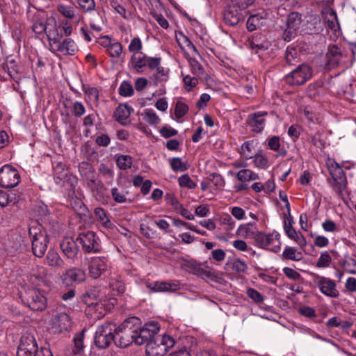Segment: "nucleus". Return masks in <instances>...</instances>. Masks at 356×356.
<instances>
[{
	"instance_id": "nucleus-1",
	"label": "nucleus",
	"mask_w": 356,
	"mask_h": 356,
	"mask_svg": "<svg viewBox=\"0 0 356 356\" xmlns=\"http://www.w3.org/2000/svg\"><path fill=\"white\" fill-rule=\"evenodd\" d=\"M32 30L38 35L45 34L48 41L54 39L59 29L56 19L53 16H48L43 11L35 13L31 19Z\"/></svg>"
},
{
	"instance_id": "nucleus-2",
	"label": "nucleus",
	"mask_w": 356,
	"mask_h": 356,
	"mask_svg": "<svg viewBox=\"0 0 356 356\" xmlns=\"http://www.w3.org/2000/svg\"><path fill=\"white\" fill-rule=\"evenodd\" d=\"M138 318L132 317L124 321L120 326H117L114 332V343L116 346L124 348L133 342L135 343V325Z\"/></svg>"
},
{
	"instance_id": "nucleus-3",
	"label": "nucleus",
	"mask_w": 356,
	"mask_h": 356,
	"mask_svg": "<svg viewBox=\"0 0 356 356\" xmlns=\"http://www.w3.org/2000/svg\"><path fill=\"white\" fill-rule=\"evenodd\" d=\"M254 3V0H226L224 3V23L230 26L236 25L241 18V11Z\"/></svg>"
},
{
	"instance_id": "nucleus-4",
	"label": "nucleus",
	"mask_w": 356,
	"mask_h": 356,
	"mask_svg": "<svg viewBox=\"0 0 356 356\" xmlns=\"http://www.w3.org/2000/svg\"><path fill=\"white\" fill-rule=\"evenodd\" d=\"M175 343V339L170 335L157 336L146 345V354L147 356H164Z\"/></svg>"
},
{
	"instance_id": "nucleus-5",
	"label": "nucleus",
	"mask_w": 356,
	"mask_h": 356,
	"mask_svg": "<svg viewBox=\"0 0 356 356\" xmlns=\"http://www.w3.org/2000/svg\"><path fill=\"white\" fill-rule=\"evenodd\" d=\"M116 330V324L111 322L104 323L99 325L94 337L96 346L100 349L107 348L112 342H114V332Z\"/></svg>"
},
{
	"instance_id": "nucleus-6",
	"label": "nucleus",
	"mask_w": 356,
	"mask_h": 356,
	"mask_svg": "<svg viewBox=\"0 0 356 356\" xmlns=\"http://www.w3.org/2000/svg\"><path fill=\"white\" fill-rule=\"evenodd\" d=\"M29 234L32 236V251L39 258L42 257L47 249L49 242V236L45 230L40 226L29 228Z\"/></svg>"
},
{
	"instance_id": "nucleus-7",
	"label": "nucleus",
	"mask_w": 356,
	"mask_h": 356,
	"mask_svg": "<svg viewBox=\"0 0 356 356\" xmlns=\"http://www.w3.org/2000/svg\"><path fill=\"white\" fill-rule=\"evenodd\" d=\"M160 328V325L156 321L147 322L141 327L135 326V343L138 346L147 345L159 336Z\"/></svg>"
},
{
	"instance_id": "nucleus-8",
	"label": "nucleus",
	"mask_w": 356,
	"mask_h": 356,
	"mask_svg": "<svg viewBox=\"0 0 356 356\" xmlns=\"http://www.w3.org/2000/svg\"><path fill=\"white\" fill-rule=\"evenodd\" d=\"M302 25V15L296 12L291 13L287 16L284 25L282 26V39L286 42L292 40L300 33Z\"/></svg>"
},
{
	"instance_id": "nucleus-9",
	"label": "nucleus",
	"mask_w": 356,
	"mask_h": 356,
	"mask_svg": "<svg viewBox=\"0 0 356 356\" xmlns=\"http://www.w3.org/2000/svg\"><path fill=\"white\" fill-rule=\"evenodd\" d=\"M355 52L353 50L351 55H348L337 45L330 46L327 53V58L330 65L333 66H341L349 68L353 64Z\"/></svg>"
},
{
	"instance_id": "nucleus-10",
	"label": "nucleus",
	"mask_w": 356,
	"mask_h": 356,
	"mask_svg": "<svg viewBox=\"0 0 356 356\" xmlns=\"http://www.w3.org/2000/svg\"><path fill=\"white\" fill-rule=\"evenodd\" d=\"M55 38L49 41L51 50L58 51L63 55H74L79 50L76 42L71 38H65L61 42L63 34L58 29Z\"/></svg>"
},
{
	"instance_id": "nucleus-11",
	"label": "nucleus",
	"mask_w": 356,
	"mask_h": 356,
	"mask_svg": "<svg viewBox=\"0 0 356 356\" xmlns=\"http://www.w3.org/2000/svg\"><path fill=\"white\" fill-rule=\"evenodd\" d=\"M313 74L312 67L302 63L286 76V81L291 86H300L309 80Z\"/></svg>"
},
{
	"instance_id": "nucleus-12",
	"label": "nucleus",
	"mask_w": 356,
	"mask_h": 356,
	"mask_svg": "<svg viewBox=\"0 0 356 356\" xmlns=\"http://www.w3.org/2000/svg\"><path fill=\"white\" fill-rule=\"evenodd\" d=\"M256 245L260 248L277 252L280 250V234L277 232H257L254 236Z\"/></svg>"
},
{
	"instance_id": "nucleus-13",
	"label": "nucleus",
	"mask_w": 356,
	"mask_h": 356,
	"mask_svg": "<svg viewBox=\"0 0 356 356\" xmlns=\"http://www.w3.org/2000/svg\"><path fill=\"white\" fill-rule=\"evenodd\" d=\"M186 266L189 272L202 278H207L218 283H220L222 280L220 273H218L216 270L200 263L189 261Z\"/></svg>"
},
{
	"instance_id": "nucleus-14",
	"label": "nucleus",
	"mask_w": 356,
	"mask_h": 356,
	"mask_svg": "<svg viewBox=\"0 0 356 356\" xmlns=\"http://www.w3.org/2000/svg\"><path fill=\"white\" fill-rule=\"evenodd\" d=\"M313 282L324 296L331 298L339 297V291L337 289L336 282L330 278L314 274Z\"/></svg>"
},
{
	"instance_id": "nucleus-15",
	"label": "nucleus",
	"mask_w": 356,
	"mask_h": 356,
	"mask_svg": "<svg viewBox=\"0 0 356 356\" xmlns=\"http://www.w3.org/2000/svg\"><path fill=\"white\" fill-rule=\"evenodd\" d=\"M76 241L81 245L85 252L97 253L101 250L99 238L92 231L79 233Z\"/></svg>"
},
{
	"instance_id": "nucleus-16",
	"label": "nucleus",
	"mask_w": 356,
	"mask_h": 356,
	"mask_svg": "<svg viewBox=\"0 0 356 356\" xmlns=\"http://www.w3.org/2000/svg\"><path fill=\"white\" fill-rule=\"evenodd\" d=\"M20 175L18 170L10 165H4L0 168V186L11 188L18 185Z\"/></svg>"
},
{
	"instance_id": "nucleus-17",
	"label": "nucleus",
	"mask_w": 356,
	"mask_h": 356,
	"mask_svg": "<svg viewBox=\"0 0 356 356\" xmlns=\"http://www.w3.org/2000/svg\"><path fill=\"white\" fill-rule=\"evenodd\" d=\"M330 175L332 179V181H329L331 186L339 196L342 197L347 188V179L344 171L336 163V166L330 170Z\"/></svg>"
},
{
	"instance_id": "nucleus-18",
	"label": "nucleus",
	"mask_w": 356,
	"mask_h": 356,
	"mask_svg": "<svg viewBox=\"0 0 356 356\" xmlns=\"http://www.w3.org/2000/svg\"><path fill=\"white\" fill-rule=\"evenodd\" d=\"M38 350V345L35 337L28 334L22 336L18 347L17 356H35Z\"/></svg>"
},
{
	"instance_id": "nucleus-19",
	"label": "nucleus",
	"mask_w": 356,
	"mask_h": 356,
	"mask_svg": "<svg viewBox=\"0 0 356 356\" xmlns=\"http://www.w3.org/2000/svg\"><path fill=\"white\" fill-rule=\"evenodd\" d=\"M88 272L94 279L99 278L108 269V260L104 257H93L88 261Z\"/></svg>"
},
{
	"instance_id": "nucleus-20",
	"label": "nucleus",
	"mask_w": 356,
	"mask_h": 356,
	"mask_svg": "<svg viewBox=\"0 0 356 356\" xmlns=\"http://www.w3.org/2000/svg\"><path fill=\"white\" fill-rule=\"evenodd\" d=\"M60 278L63 284L69 286L74 283H81L85 281L86 275L85 270L79 268H70L63 273Z\"/></svg>"
},
{
	"instance_id": "nucleus-21",
	"label": "nucleus",
	"mask_w": 356,
	"mask_h": 356,
	"mask_svg": "<svg viewBox=\"0 0 356 356\" xmlns=\"http://www.w3.org/2000/svg\"><path fill=\"white\" fill-rule=\"evenodd\" d=\"M147 287L152 292H175L181 289V284L178 280L170 282H154L147 283Z\"/></svg>"
},
{
	"instance_id": "nucleus-22",
	"label": "nucleus",
	"mask_w": 356,
	"mask_h": 356,
	"mask_svg": "<svg viewBox=\"0 0 356 356\" xmlns=\"http://www.w3.org/2000/svg\"><path fill=\"white\" fill-rule=\"evenodd\" d=\"M60 247L65 256L72 261L75 260L79 252L76 241L71 237L64 238L60 243Z\"/></svg>"
},
{
	"instance_id": "nucleus-23",
	"label": "nucleus",
	"mask_w": 356,
	"mask_h": 356,
	"mask_svg": "<svg viewBox=\"0 0 356 356\" xmlns=\"http://www.w3.org/2000/svg\"><path fill=\"white\" fill-rule=\"evenodd\" d=\"M72 326L70 315L65 312L57 314L53 319V328L58 332L68 331Z\"/></svg>"
},
{
	"instance_id": "nucleus-24",
	"label": "nucleus",
	"mask_w": 356,
	"mask_h": 356,
	"mask_svg": "<svg viewBox=\"0 0 356 356\" xmlns=\"http://www.w3.org/2000/svg\"><path fill=\"white\" fill-rule=\"evenodd\" d=\"M268 115L267 112H256L248 115V124L252 130L256 133H261L266 124L265 117Z\"/></svg>"
},
{
	"instance_id": "nucleus-25",
	"label": "nucleus",
	"mask_w": 356,
	"mask_h": 356,
	"mask_svg": "<svg viewBox=\"0 0 356 356\" xmlns=\"http://www.w3.org/2000/svg\"><path fill=\"white\" fill-rule=\"evenodd\" d=\"M29 307L35 311H42L46 307V298L38 291H33L28 300Z\"/></svg>"
},
{
	"instance_id": "nucleus-26",
	"label": "nucleus",
	"mask_w": 356,
	"mask_h": 356,
	"mask_svg": "<svg viewBox=\"0 0 356 356\" xmlns=\"http://www.w3.org/2000/svg\"><path fill=\"white\" fill-rule=\"evenodd\" d=\"M147 56L143 52L132 54L129 61V66L137 73H141L147 65Z\"/></svg>"
},
{
	"instance_id": "nucleus-27",
	"label": "nucleus",
	"mask_w": 356,
	"mask_h": 356,
	"mask_svg": "<svg viewBox=\"0 0 356 356\" xmlns=\"http://www.w3.org/2000/svg\"><path fill=\"white\" fill-rule=\"evenodd\" d=\"M322 14L327 27L335 33L339 31L340 26L336 12L332 8H327L322 11Z\"/></svg>"
},
{
	"instance_id": "nucleus-28",
	"label": "nucleus",
	"mask_w": 356,
	"mask_h": 356,
	"mask_svg": "<svg viewBox=\"0 0 356 356\" xmlns=\"http://www.w3.org/2000/svg\"><path fill=\"white\" fill-rule=\"evenodd\" d=\"M81 176L86 179L88 185H95L96 175L94 168L87 163H81L79 167Z\"/></svg>"
},
{
	"instance_id": "nucleus-29",
	"label": "nucleus",
	"mask_w": 356,
	"mask_h": 356,
	"mask_svg": "<svg viewBox=\"0 0 356 356\" xmlns=\"http://www.w3.org/2000/svg\"><path fill=\"white\" fill-rule=\"evenodd\" d=\"M96 220L105 228L111 229L114 227L110 220L108 213L102 207H97L94 210Z\"/></svg>"
},
{
	"instance_id": "nucleus-30",
	"label": "nucleus",
	"mask_w": 356,
	"mask_h": 356,
	"mask_svg": "<svg viewBox=\"0 0 356 356\" xmlns=\"http://www.w3.org/2000/svg\"><path fill=\"white\" fill-rule=\"evenodd\" d=\"M47 264L55 268H62L65 265V261L60 257L59 254L54 250H49L46 257Z\"/></svg>"
},
{
	"instance_id": "nucleus-31",
	"label": "nucleus",
	"mask_w": 356,
	"mask_h": 356,
	"mask_svg": "<svg viewBox=\"0 0 356 356\" xmlns=\"http://www.w3.org/2000/svg\"><path fill=\"white\" fill-rule=\"evenodd\" d=\"M131 111H133L131 106L127 104H120L114 113L116 120L122 124H124L125 121L130 116Z\"/></svg>"
},
{
	"instance_id": "nucleus-32",
	"label": "nucleus",
	"mask_w": 356,
	"mask_h": 356,
	"mask_svg": "<svg viewBox=\"0 0 356 356\" xmlns=\"http://www.w3.org/2000/svg\"><path fill=\"white\" fill-rule=\"evenodd\" d=\"M267 19L259 15H251L246 23L247 29L250 31H255L264 26Z\"/></svg>"
},
{
	"instance_id": "nucleus-33",
	"label": "nucleus",
	"mask_w": 356,
	"mask_h": 356,
	"mask_svg": "<svg viewBox=\"0 0 356 356\" xmlns=\"http://www.w3.org/2000/svg\"><path fill=\"white\" fill-rule=\"evenodd\" d=\"M189 63L191 72L194 76L198 77L202 81L207 80V74L204 72L202 65L195 58H190Z\"/></svg>"
},
{
	"instance_id": "nucleus-34",
	"label": "nucleus",
	"mask_w": 356,
	"mask_h": 356,
	"mask_svg": "<svg viewBox=\"0 0 356 356\" xmlns=\"http://www.w3.org/2000/svg\"><path fill=\"white\" fill-rule=\"evenodd\" d=\"M156 71V72L149 77L154 86H158L161 82L166 81L168 78V70L163 67L159 65Z\"/></svg>"
},
{
	"instance_id": "nucleus-35",
	"label": "nucleus",
	"mask_w": 356,
	"mask_h": 356,
	"mask_svg": "<svg viewBox=\"0 0 356 356\" xmlns=\"http://www.w3.org/2000/svg\"><path fill=\"white\" fill-rule=\"evenodd\" d=\"M255 229L256 227L253 223H248L240 225L235 231V234L244 238H251L256 234Z\"/></svg>"
},
{
	"instance_id": "nucleus-36",
	"label": "nucleus",
	"mask_w": 356,
	"mask_h": 356,
	"mask_svg": "<svg viewBox=\"0 0 356 356\" xmlns=\"http://www.w3.org/2000/svg\"><path fill=\"white\" fill-rule=\"evenodd\" d=\"M117 166L122 170L131 168L133 158L129 155L116 154L115 156Z\"/></svg>"
},
{
	"instance_id": "nucleus-37",
	"label": "nucleus",
	"mask_w": 356,
	"mask_h": 356,
	"mask_svg": "<svg viewBox=\"0 0 356 356\" xmlns=\"http://www.w3.org/2000/svg\"><path fill=\"white\" fill-rule=\"evenodd\" d=\"M282 257L284 259L298 261L302 259V254L301 252L298 251L295 248L286 246L282 252Z\"/></svg>"
},
{
	"instance_id": "nucleus-38",
	"label": "nucleus",
	"mask_w": 356,
	"mask_h": 356,
	"mask_svg": "<svg viewBox=\"0 0 356 356\" xmlns=\"http://www.w3.org/2000/svg\"><path fill=\"white\" fill-rule=\"evenodd\" d=\"M141 115L143 119L150 125H156L160 122V118L153 109H145Z\"/></svg>"
},
{
	"instance_id": "nucleus-39",
	"label": "nucleus",
	"mask_w": 356,
	"mask_h": 356,
	"mask_svg": "<svg viewBox=\"0 0 356 356\" xmlns=\"http://www.w3.org/2000/svg\"><path fill=\"white\" fill-rule=\"evenodd\" d=\"M254 149V142L245 141L244 142L241 147V155L246 160L253 158L255 155L253 152Z\"/></svg>"
},
{
	"instance_id": "nucleus-40",
	"label": "nucleus",
	"mask_w": 356,
	"mask_h": 356,
	"mask_svg": "<svg viewBox=\"0 0 356 356\" xmlns=\"http://www.w3.org/2000/svg\"><path fill=\"white\" fill-rule=\"evenodd\" d=\"M111 194L115 202L118 204L130 203L131 202V200L126 197L127 192L120 191L118 188H112L111 189Z\"/></svg>"
},
{
	"instance_id": "nucleus-41",
	"label": "nucleus",
	"mask_w": 356,
	"mask_h": 356,
	"mask_svg": "<svg viewBox=\"0 0 356 356\" xmlns=\"http://www.w3.org/2000/svg\"><path fill=\"white\" fill-rule=\"evenodd\" d=\"M286 62L290 65H295L299 60L298 51L292 47H288L285 54Z\"/></svg>"
},
{
	"instance_id": "nucleus-42",
	"label": "nucleus",
	"mask_w": 356,
	"mask_h": 356,
	"mask_svg": "<svg viewBox=\"0 0 356 356\" xmlns=\"http://www.w3.org/2000/svg\"><path fill=\"white\" fill-rule=\"evenodd\" d=\"M237 179L241 181H254L259 179L257 174L249 169H244L238 171L236 174Z\"/></svg>"
},
{
	"instance_id": "nucleus-43",
	"label": "nucleus",
	"mask_w": 356,
	"mask_h": 356,
	"mask_svg": "<svg viewBox=\"0 0 356 356\" xmlns=\"http://www.w3.org/2000/svg\"><path fill=\"white\" fill-rule=\"evenodd\" d=\"M235 225V221L232 217L229 214L224 213V230L226 231V235L228 236L236 235L235 232H233Z\"/></svg>"
},
{
	"instance_id": "nucleus-44",
	"label": "nucleus",
	"mask_w": 356,
	"mask_h": 356,
	"mask_svg": "<svg viewBox=\"0 0 356 356\" xmlns=\"http://www.w3.org/2000/svg\"><path fill=\"white\" fill-rule=\"evenodd\" d=\"M106 50L110 56L119 58L122 52L123 47L120 42L109 43L106 47Z\"/></svg>"
},
{
	"instance_id": "nucleus-45",
	"label": "nucleus",
	"mask_w": 356,
	"mask_h": 356,
	"mask_svg": "<svg viewBox=\"0 0 356 356\" xmlns=\"http://www.w3.org/2000/svg\"><path fill=\"white\" fill-rule=\"evenodd\" d=\"M84 330L76 333L74 337V349L73 350L75 355L81 353L83 350Z\"/></svg>"
},
{
	"instance_id": "nucleus-46",
	"label": "nucleus",
	"mask_w": 356,
	"mask_h": 356,
	"mask_svg": "<svg viewBox=\"0 0 356 356\" xmlns=\"http://www.w3.org/2000/svg\"><path fill=\"white\" fill-rule=\"evenodd\" d=\"M109 287L114 295L122 294L125 291L124 284L117 279H111L109 282Z\"/></svg>"
},
{
	"instance_id": "nucleus-47",
	"label": "nucleus",
	"mask_w": 356,
	"mask_h": 356,
	"mask_svg": "<svg viewBox=\"0 0 356 356\" xmlns=\"http://www.w3.org/2000/svg\"><path fill=\"white\" fill-rule=\"evenodd\" d=\"M58 11L65 17L72 19L76 17V12L70 6L59 4L57 7Z\"/></svg>"
},
{
	"instance_id": "nucleus-48",
	"label": "nucleus",
	"mask_w": 356,
	"mask_h": 356,
	"mask_svg": "<svg viewBox=\"0 0 356 356\" xmlns=\"http://www.w3.org/2000/svg\"><path fill=\"white\" fill-rule=\"evenodd\" d=\"M323 82L321 80H317L308 86V94L312 97H315L323 91Z\"/></svg>"
},
{
	"instance_id": "nucleus-49",
	"label": "nucleus",
	"mask_w": 356,
	"mask_h": 356,
	"mask_svg": "<svg viewBox=\"0 0 356 356\" xmlns=\"http://www.w3.org/2000/svg\"><path fill=\"white\" fill-rule=\"evenodd\" d=\"M170 165L175 172H184L187 170L186 164L179 157L172 158L170 161Z\"/></svg>"
},
{
	"instance_id": "nucleus-50",
	"label": "nucleus",
	"mask_w": 356,
	"mask_h": 356,
	"mask_svg": "<svg viewBox=\"0 0 356 356\" xmlns=\"http://www.w3.org/2000/svg\"><path fill=\"white\" fill-rule=\"evenodd\" d=\"M17 202L15 195L8 194L3 191H0V207H5L10 203L15 204Z\"/></svg>"
},
{
	"instance_id": "nucleus-51",
	"label": "nucleus",
	"mask_w": 356,
	"mask_h": 356,
	"mask_svg": "<svg viewBox=\"0 0 356 356\" xmlns=\"http://www.w3.org/2000/svg\"><path fill=\"white\" fill-rule=\"evenodd\" d=\"M143 49V43L139 37L134 38L128 47V50L132 54L140 53Z\"/></svg>"
},
{
	"instance_id": "nucleus-52",
	"label": "nucleus",
	"mask_w": 356,
	"mask_h": 356,
	"mask_svg": "<svg viewBox=\"0 0 356 356\" xmlns=\"http://www.w3.org/2000/svg\"><path fill=\"white\" fill-rule=\"evenodd\" d=\"M119 94L123 97H131L134 95V88L129 81L122 82L119 88Z\"/></svg>"
},
{
	"instance_id": "nucleus-53",
	"label": "nucleus",
	"mask_w": 356,
	"mask_h": 356,
	"mask_svg": "<svg viewBox=\"0 0 356 356\" xmlns=\"http://www.w3.org/2000/svg\"><path fill=\"white\" fill-rule=\"evenodd\" d=\"M293 219L291 217L289 218H285L284 220V229L287 235V236L291 239V238H294V235H296V233L298 232L293 227Z\"/></svg>"
},
{
	"instance_id": "nucleus-54",
	"label": "nucleus",
	"mask_w": 356,
	"mask_h": 356,
	"mask_svg": "<svg viewBox=\"0 0 356 356\" xmlns=\"http://www.w3.org/2000/svg\"><path fill=\"white\" fill-rule=\"evenodd\" d=\"M270 46V44L269 41L264 40V41L259 42L256 38L254 39L250 43L251 49L252 50H255L256 52H258V51L267 50Z\"/></svg>"
},
{
	"instance_id": "nucleus-55",
	"label": "nucleus",
	"mask_w": 356,
	"mask_h": 356,
	"mask_svg": "<svg viewBox=\"0 0 356 356\" xmlns=\"http://www.w3.org/2000/svg\"><path fill=\"white\" fill-rule=\"evenodd\" d=\"M253 159L254 166L258 168L265 169L269 166L268 159L262 154H255Z\"/></svg>"
},
{
	"instance_id": "nucleus-56",
	"label": "nucleus",
	"mask_w": 356,
	"mask_h": 356,
	"mask_svg": "<svg viewBox=\"0 0 356 356\" xmlns=\"http://www.w3.org/2000/svg\"><path fill=\"white\" fill-rule=\"evenodd\" d=\"M312 144L316 148L323 149L325 148V142L321 138V134L319 131L309 136Z\"/></svg>"
},
{
	"instance_id": "nucleus-57",
	"label": "nucleus",
	"mask_w": 356,
	"mask_h": 356,
	"mask_svg": "<svg viewBox=\"0 0 356 356\" xmlns=\"http://www.w3.org/2000/svg\"><path fill=\"white\" fill-rule=\"evenodd\" d=\"M332 261V258L330 254L327 252H322L318 259L316 266L318 268H327Z\"/></svg>"
},
{
	"instance_id": "nucleus-58",
	"label": "nucleus",
	"mask_w": 356,
	"mask_h": 356,
	"mask_svg": "<svg viewBox=\"0 0 356 356\" xmlns=\"http://www.w3.org/2000/svg\"><path fill=\"white\" fill-rule=\"evenodd\" d=\"M188 111V106L183 102L178 101L176 103L175 108V114L177 119L182 118L185 115Z\"/></svg>"
},
{
	"instance_id": "nucleus-59",
	"label": "nucleus",
	"mask_w": 356,
	"mask_h": 356,
	"mask_svg": "<svg viewBox=\"0 0 356 356\" xmlns=\"http://www.w3.org/2000/svg\"><path fill=\"white\" fill-rule=\"evenodd\" d=\"M178 182L181 187H186L189 189H193L196 187V184L187 174L181 175L179 178Z\"/></svg>"
},
{
	"instance_id": "nucleus-60",
	"label": "nucleus",
	"mask_w": 356,
	"mask_h": 356,
	"mask_svg": "<svg viewBox=\"0 0 356 356\" xmlns=\"http://www.w3.org/2000/svg\"><path fill=\"white\" fill-rule=\"evenodd\" d=\"M343 266L350 274H356V260L352 257H347L342 263Z\"/></svg>"
},
{
	"instance_id": "nucleus-61",
	"label": "nucleus",
	"mask_w": 356,
	"mask_h": 356,
	"mask_svg": "<svg viewBox=\"0 0 356 356\" xmlns=\"http://www.w3.org/2000/svg\"><path fill=\"white\" fill-rule=\"evenodd\" d=\"M77 3L84 12H90L95 8V0H77Z\"/></svg>"
},
{
	"instance_id": "nucleus-62",
	"label": "nucleus",
	"mask_w": 356,
	"mask_h": 356,
	"mask_svg": "<svg viewBox=\"0 0 356 356\" xmlns=\"http://www.w3.org/2000/svg\"><path fill=\"white\" fill-rule=\"evenodd\" d=\"M110 3L112 8L115 10L116 13L120 14L124 19H127L129 18L127 10L123 6L120 4L118 1L112 0Z\"/></svg>"
},
{
	"instance_id": "nucleus-63",
	"label": "nucleus",
	"mask_w": 356,
	"mask_h": 356,
	"mask_svg": "<svg viewBox=\"0 0 356 356\" xmlns=\"http://www.w3.org/2000/svg\"><path fill=\"white\" fill-rule=\"evenodd\" d=\"M86 98L88 101L97 103L99 101V91L96 88H90L86 90Z\"/></svg>"
},
{
	"instance_id": "nucleus-64",
	"label": "nucleus",
	"mask_w": 356,
	"mask_h": 356,
	"mask_svg": "<svg viewBox=\"0 0 356 356\" xmlns=\"http://www.w3.org/2000/svg\"><path fill=\"white\" fill-rule=\"evenodd\" d=\"M199 78L197 76H191L190 75H186L183 78V81L188 90H191L198 83Z\"/></svg>"
}]
</instances>
